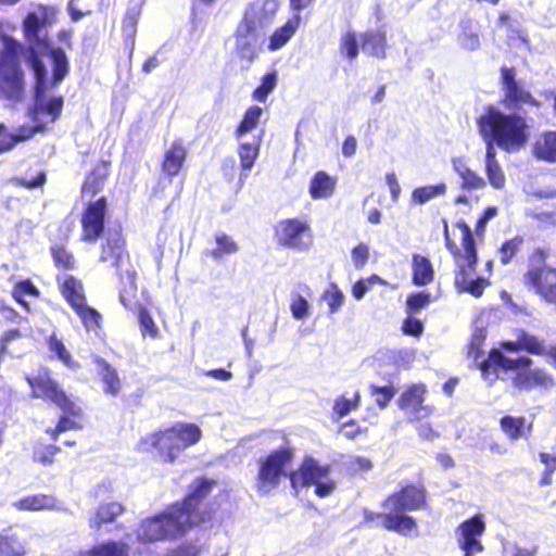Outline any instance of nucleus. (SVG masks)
I'll return each instance as SVG.
<instances>
[{"mask_svg":"<svg viewBox=\"0 0 556 556\" xmlns=\"http://www.w3.org/2000/svg\"><path fill=\"white\" fill-rule=\"evenodd\" d=\"M500 103L509 113L501 111L493 104L484 106L482 114L476 118L478 132L485 143V172L491 186L502 189L505 175L496 160V149L511 154L522 150L531 137L528 118L520 114L526 109L542 112L544 103L534 97L522 81L517 78L513 66L500 67Z\"/></svg>","mask_w":556,"mask_h":556,"instance_id":"nucleus-1","label":"nucleus"},{"mask_svg":"<svg viewBox=\"0 0 556 556\" xmlns=\"http://www.w3.org/2000/svg\"><path fill=\"white\" fill-rule=\"evenodd\" d=\"M0 48V100L10 105L22 103L26 98V75L22 65L25 55L27 65L34 73V102L27 110L33 123H55L62 114L64 99L54 96L45 100L49 88L47 68L39 51L33 47L25 48L12 36L1 37Z\"/></svg>","mask_w":556,"mask_h":556,"instance_id":"nucleus-2","label":"nucleus"},{"mask_svg":"<svg viewBox=\"0 0 556 556\" xmlns=\"http://www.w3.org/2000/svg\"><path fill=\"white\" fill-rule=\"evenodd\" d=\"M217 481L206 476L195 477L181 500L168 504L155 515L140 521L137 540L142 544L173 542L186 536L194 529L211 525L216 509L207 496Z\"/></svg>","mask_w":556,"mask_h":556,"instance_id":"nucleus-3","label":"nucleus"},{"mask_svg":"<svg viewBox=\"0 0 556 556\" xmlns=\"http://www.w3.org/2000/svg\"><path fill=\"white\" fill-rule=\"evenodd\" d=\"M442 225L445 248L455 266L454 287L459 293H468L475 298L482 296L485 288L490 286V280L484 277L471 278L479 261L471 228L464 219L453 224V231H450L446 218L442 219Z\"/></svg>","mask_w":556,"mask_h":556,"instance_id":"nucleus-4","label":"nucleus"},{"mask_svg":"<svg viewBox=\"0 0 556 556\" xmlns=\"http://www.w3.org/2000/svg\"><path fill=\"white\" fill-rule=\"evenodd\" d=\"M25 380L30 389V397L52 404L62 413L55 426L45 431L51 440L56 441L63 432L84 428L85 413L79 400L66 392L51 369L39 367L36 372L26 375Z\"/></svg>","mask_w":556,"mask_h":556,"instance_id":"nucleus-5","label":"nucleus"},{"mask_svg":"<svg viewBox=\"0 0 556 556\" xmlns=\"http://www.w3.org/2000/svg\"><path fill=\"white\" fill-rule=\"evenodd\" d=\"M277 8L275 0H255L245 8L233 33L235 52L240 60L251 63L257 58Z\"/></svg>","mask_w":556,"mask_h":556,"instance_id":"nucleus-6","label":"nucleus"},{"mask_svg":"<svg viewBox=\"0 0 556 556\" xmlns=\"http://www.w3.org/2000/svg\"><path fill=\"white\" fill-rule=\"evenodd\" d=\"M388 509V526L401 535H409L417 529V520L410 511L429 509V493L422 481L407 482L390 493L381 503Z\"/></svg>","mask_w":556,"mask_h":556,"instance_id":"nucleus-7","label":"nucleus"},{"mask_svg":"<svg viewBox=\"0 0 556 556\" xmlns=\"http://www.w3.org/2000/svg\"><path fill=\"white\" fill-rule=\"evenodd\" d=\"M99 261L110 263L124 287L119 291V301L127 309H132L137 292V271L131 266L126 238L122 228L109 233L100 244Z\"/></svg>","mask_w":556,"mask_h":556,"instance_id":"nucleus-8","label":"nucleus"},{"mask_svg":"<svg viewBox=\"0 0 556 556\" xmlns=\"http://www.w3.org/2000/svg\"><path fill=\"white\" fill-rule=\"evenodd\" d=\"M202 438L200 427L191 422H177L163 430L151 432L140 440L144 451L156 450L163 462L174 463L187 447Z\"/></svg>","mask_w":556,"mask_h":556,"instance_id":"nucleus-9","label":"nucleus"},{"mask_svg":"<svg viewBox=\"0 0 556 556\" xmlns=\"http://www.w3.org/2000/svg\"><path fill=\"white\" fill-rule=\"evenodd\" d=\"M549 256V249L534 248L529 255V264L521 281L529 292L556 309V266L546 264Z\"/></svg>","mask_w":556,"mask_h":556,"instance_id":"nucleus-10","label":"nucleus"},{"mask_svg":"<svg viewBox=\"0 0 556 556\" xmlns=\"http://www.w3.org/2000/svg\"><path fill=\"white\" fill-rule=\"evenodd\" d=\"M294 448L290 445L280 446L257 459L255 488L261 494H269L278 488L283 477H288L287 468L294 458Z\"/></svg>","mask_w":556,"mask_h":556,"instance_id":"nucleus-11","label":"nucleus"},{"mask_svg":"<svg viewBox=\"0 0 556 556\" xmlns=\"http://www.w3.org/2000/svg\"><path fill=\"white\" fill-rule=\"evenodd\" d=\"M80 213V241L94 244L103 237L109 218V200L105 195L87 199Z\"/></svg>","mask_w":556,"mask_h":556,"instance_id":"nucleus-12","label":"nucleus"},{"mask_svg":"<svg viewBox=\"0 0 556 556\" xmlns=\"http://www.w3.org/2000/svg\"><path fill=\"white\" fill-rule=\"evenodd\" d=\"M309 224L300 218H285L274 226V240L283 249L304 250L312 242Z\"/></svg>","mask_w":556,"mask_h":556,"instance_id":"nucleus-13","label":"nucleus"},{"mask_svg":"<svg viewBox=\"0 0 556 556\" xmlns=\"http://www.w3.org/2000/svg\"><path fill=\"white\" fill-rule=\"evenodd\" d=\"M58 10L52 5L38 4L34 11H29L23 18L22 31L28 45L25 48L46 47L47 39L40 38V31L51 26L56 21Z\"/></svg>","mask_w":556,"mask_h":556,"instance_id":"nucleus-14","label":"nucleus"},{"mask_svg":"<svg viewBox=\"0 0 556 556\" xmlns=\"http://www.w3.org/2000/svg\"><path fill=\"white\" fill-rule=\"evenodd\" d=\"M485 528V522L480 514L465 519L456 527V542L463 556H476L484 551L481 538Z\"/></svg>","mask_w":556,"mask_h":556,"instance_id":"nucleus-15","label":"nucleus"},{"mask_svg":"<svg viewBox=\"0 0 556 556\" xmlns=\"http://www.w3.org/2000/svg\"><path fill=\"white\" fill-rule=\"evenodd\" d=\"M533 364V359L529 356H519L516 358L506 357L502 351L497 349H491L488 357L481 361L478 365L481 375L484 379L496 380L497 368L504 370H518L522 368H529Z\"/></svg>","mask_w":556,"mask_h":556,"instance_id":"nucleus-16","label":"nucleus"},{"mask_svg":"<svg viewBox=\"0 0 556 556\" xmlns=\"http://www.w3.org/2000/svg\"><path fill=\"white\" fill-rule=\"evenodd\" d=\"M112 174V160L110 157L98 160L86 172L80 185L81 199H94L103 192Z\"/></svg>","mask_w":556,"mask_h":556,"instance_id":"nucleus-17","label":"nucleus"},{"mask_svg":"<svg viewBox=\"0 0 556 556\" xmlns=\"http://www.w3.org/2000/svg\"><path fill=\"white\" fill-rule=\"evenodd\" d=\"M330 470V465H320L314 457L305 456L296 470L289 471L288 478L293 489L308 488L329 477Z\"/></svg>","mask_w":556,"mask_h":556,"instance_id":"nucleus-18","label":"nucleus"},{"mask_svg":"<svg viewBox=\"0 0 556 556\" xmlns=\"http://www.w3.org/2000/svg\"><path fill=\"white\" fill-rule=\"evenodd\" d=\"M427 388L422 383L408 386L397 400L399 407L410 414L414 420L429 417L433 413V406L424 405Z\"/></svg>","mask_w":556,"mask_h":556,"instance_id":"nucleus-19","label":"nucleus"},{"mask_svg":"<svg viewBox=\"0 0 556 556\" xmlns=\"http://www.w3.org/2000/svg\"><path fill=\"white\" fill-rule=\"evenodd\" d=\"M515 389L519 391H531L533 389L548 390L555 387L556 381L553 375L544 368H522L511 379Z\"/></svg>","mask_w":556,"mask_h":556,"instance_id":"nucleus-20","label":"nucleus"},{"mask_svg":"<svg viewBox=\"0 0 556 556\" xmlns=\"http://www.w3.org/2000/svg\"><path fill=\"white\" fill-rule=\"evenodd\" d=\"M46 131V123L21 125L9 132L5 125L0 123V154L11 151L18 143L30 140L36 134Z\"/></svg>","mask_w":556,"mask_h":556,"instance_id":"nucleus-21","label":"nucleus"},{"mask_svg":"<svg viewBox=\"0 0 556 556\" xmlns=\"http://www.w3.org/2000/svg\"><path fill=\"white\" fill-rule=\"evenodd\" d=\"M92 363L97 367V375L102 383L103 393L111 397L119 396L124 383L117 369L99 355L92 356Z\"/></svg>","mask_w":556,"mask_h":556,"instance_id":"nucleus-22","label":"nucleus"},{"mask_svg":"<svg viewBox=\"0 0 556 556\" xmlns=\"http://www.w3.org/2000/svg\"><path fill=\"white\" fill-rule=\"evenodd\" d=\"M187 155L188 150L184 141L181 139L174 140L164 151L161 162L162 173L168 178L177 176L185 166Z\"/></svg>","mask_w":556,"mask_h":556,"instance_id":"nucleus-23","label":"nucleus"},{"mask_svg":"<svg viewBox=\"0 0 556 556\" xmlns=\"http://www.w3.org/2000/svg\"><path fill=\"white\" fill-rule=\"evenodd\" d=\"M501 348L506 352L517 353L525 351L531 355L539 356V354L544 353V340L520 329L517 331V340L502 341Z\"/></svg>","mask_w":556,"mask_h":556,"instance_id":"nucleus-24","label":"nucleus"},{"mask_svg":"<svg viewBox=\"0 0 556 556\" xmlns=\"http://www.w3.org/2000/svg\"><path fill=\"white\" fill-rule=\"evenodd\" d=\"M126 511V507L121 502L101 503L89 519V527L92 530H100L103 525L113 523Z\"/></svg>","mask_w":556,"mask_h":556,"instance_id":"nucleus-25","label":"nucleus"},{"mask_svg":"<svg viewBox=\"0 0 556 556\" xmlns=\"http://www.w3.org/2000/svg\"><path fill=\"white\" fill-rule=\"evenodd\" d=\"M361 48L369 56L384 59L387 53V35L381 29H369L359 35Z\"/></svg>","mask_w":556,"mask_h":556,"instance_id":"nucleus-26","label":"nucleus"},{"mask_svg":"<svg viewBox=\"0 0 556 556\" xmlns=\"http://www.w3.org/2000/svg\"><path fill=\"white\" fill-rule=\"evenodd\" d=\"M532 155L546 163H556V129L545 130L532 144Z\"/></svg>","mask_w":556,"mask_h":556,"instance_id":"nucleus-27","label":"nucleus"},{"mask_svg":"<svg viewBox=\"0 0 556 556\" xmlns=\"http://www.w3.org/2000/svg\"><path fill=\"white\" fill-rule=\"evenodd\" d=\"M435 271L429 257L415 253L412 255V283L425 287L434 281Z\"/></svg>","mask_w":556,"mask_h":556,"instance_id":"nucleus-28","label":"nucleus"},{"mask_svg":"<svg viewBox=\"0 0 556 556\" xmlns=\"http://www.w3.org/2000/svg\"><path fill=\"white\" fill-rule=\"evenodd\" d=\"M337 188V178L324 170L316 172L309 181L308 192L312 199H328Z\"/></svg>","mask_w":556,"mask_h":556,"instance_id":"nucleus-29","label":"nucleus"},{"mask_svg":"<svg viewBox=\"0 0 556 556\" xmlns=\"http://www.w3.org/2000/svg\"><path fill=\"white\" fill-rule=\"evenodd\" d=\"M500 427L510 441L530 437L533 428L532 422H527L526 417L510 415H505L500 419Z\"/></svg>","mask_w":556,"mask_h":556,"instance_id":"nucleus-30","label":"nucleus"},{"mask_svg":"<svg viewBox=\"0 0 556 556\" xmlns=\"http://www.w3.org/2000/svg\"><path fill=\"white\" fill-rule=\"evenodd\" d=\"M130 546L123 541L108 540L79 551L77 556H129Z\"/></svg>","mask_w":556,"mask_h":556,"instance_id":"nucleus-31","label":"nucleus"},{"mask_svg":"<svg viewBox=\"0 0 556 556\" xmlns=\"http://www.w3.org/2000/svg\"><path fill=\"white\" fill-rule=\"evenodd\" d=\"M301 17L293 14L282 26L278 27L268 38V50L276 51L282 48L296 33Z\"/></svg>","mask_w":556,"mask_h":556,"instance_id":"nucleus-32","label":"nucleus"},{"mask_svg":"<svg viewBox=\"0 0 556 556\" xmlns=\"http://www.w3.org/2000/svg\"><path fill=\"white\" fill-rule=\"evenodd\" d=\"M48 55L52 64L50 87L54 88L70 74V62L65 51L60 47L50 49Z\"/></svg>","mask_w":556,"mask_h":556,"instance_id":"nucleus-33","label":"nucleus"},{"mask_svg":"<svg viewBox=\"0 0 556 556\" xmlns=\"http://www.w3.org/2000/svg\"><path fill=\"white\" fill-rule=\"evenodd\" d=\"M60 292L72 308L87 301L83 282L74 276L64 278Z\"/></svg>","mask_w":556,"mask_h":556,"instance_id":"nucleus-34","label":"nucleus"},{"mask_svg":"<svg viewBox=\"0 0 556 556\" xmlns=\"http://www.w3.org/2000/svg\"><path fill=\"white\" fill-rule=\"evenodd\" d=\"M11 296L26 312H30V304L25 300V298H39L40 290L35 286V283L29 278H26L18 280L17 282L14 283L11 290Z\"/></svg>","mask_w":556,"mask_h":556,"instance_id":"nucleus-35","label":"nucleus"},{"mask_svg":"<svg viewBox=\"0 0 556 556\" xmlns=\"http://www.w3.org/2000/svg\"><path fill=\"white\" fill-rule=\"evenodd\" d=\"M523 243L525 239L519 235L505 239L497 249L501 265L507 266L511 264L521 252Z\"/></svg>","mask_w":556,"mask_h":556,"instance_id":"nucleus-36","label":"nucleus"},{"mask_svg":"<svg viewBox=\"0 0 556 556\" xmlns=\"http://www.w3.org/2000/svg\"><path fill=\"white\" fill-rule=\"evenodd\" d=\"M27 548L9 529L0 532V556H26Z\"/></svg>","mask_w":556,"mask_h":556,"instance_id":"nucleus-37","label":"nucleus"},{"mask_svg":"<svg viewBox=\"0 0 556 556\" xmlns=\"http://www.w3.org/2000/svg\"><path fill=\"white\" fill-rule=\"evenodd\" d=\"M79 317L87 331H96L102 327V315L96 308L88 305L87 301L72 308Z\"/></svg>","mask_w":556,"mask_h":556,"instance_id":"nucleus-38","label":"nucleus"},{"mask_svg":"<svg viewBox=\"0 0 556 556\" xmlns=\"http://www.w3.org/2000/svg\"><path fill=\"white\" fill-rule=\"evenodd\" d=\"M55 506V498L48 494H30L18 500L16 507L22 510L52 509Z\"/></svg>","mask_w":556,"mask_h":556,"instance_id":"nucleus-39","label":"nucleus"},{"mask_svg":"<svg viewBox=\"0 0 556 556\" xmlns=\"http://www.w3.org/2000/svg\"><path fill=\"white\" fill-rule=\"evenodd\" d=\"M216 248L206 250L204 254L214 260H219L224 255L235 254L238 252L239 247L236 241L227 233L219 231L215 233Z\"/></svg>","mask_w":556,"mask_h":556,"instance_id":"nucleus-40","label":"nucleus"},{"mask_svg":"<svg viewBox=\"0 0 556 556\" xmlns=\"http://www.w3.org/2000/svg\"><path fill=\"white\" fill-rule=\"evenodd\" d=\"M361 41L356 31L348 30L340 37L339 52L348 61H354L359 53Z\"/></svg>","mask_w":556,"mask_h":556,"instance_id":"nucleus-41","label":"nucleus"},{"mask_svg":"<svg viewBox=\"0 0 556 556\" xmlns=\"http://www.w3.org/2000/svg\"><path fill=\"white\" fill-rule=\"evenodd\" d=\"M50 254L58 269L73 270L76 268L75 256L64 244L56 243L51 245Z\"/></svg>","mask_w":556,"mask_h":556,"instance_id":"nucleus-42","label":"nucleus"},{"mask_svg":"<svg viewBox=\"0 0 556 556\" xmlns=\"http://www.w3.org/2000/svg\"><path fill=\"white\" fill-rule=\"evenodd\" d=\"M48 348L55 356L68 368L77 369L80 367L79 363L76 362L71 353L65 348L63 341L58 338L55 333H52L47 339Z\"/></svg>","mask_w":556,"mask_h":556,"instance_id":"nucleus-43","label":"nucleus"},{"mask_svg":"<svg viewBox=\"0 0 556 556\" xmlns=\"http://www.w3.org/2000/svg\"><path fill=\"white\" fill-rule=\"evenodd\" d=\"M433 298L428 291H416L407 295L405 301V312L407 315H416L425 309L432 302Z\"/></svg>","mask_w":556,"mask_h":556,"instance_id":"nucleus-44","label":"nucleus"},{"mask_svg":"<svg viewBox=\"0 0 556 556\" xmlns=\"http://www.w3.org/2000/svg\"><path fill=\"white\" fill-rule=\"evenodd\" d=\"M455 170L458 176L462 178L460 188L464 190H477L485 187V180L478 175L476 172L471 170L468 166L462 164L459 166H455Z\"/></svg>","mask_w":556,"mask_h":556,"instance_id":"nucleus-45","label":"nucleus"},{"mask_svg":"<svg viewBox=\"0 0 556 556\" xmlns=\"http://www.w3.org/2000/svg\"><path fill=\"white\" fill-rule=\"evenodd\" d=\"M262 114L263 110L257 105H251L250 108H248L242 116V119L240 121L236 128L237 137H241L242 135L250 132L254 128H256Z\"/></svg>","mask_w":556,"mask_h":556,"instance_id":"nucleus-46","label":"nucleus"},{"mask_svg":"<svg viewBox=\"0 0 556 556\" xmlns=\"http://www.w3.org/2000/svg\"><path fill=\"white\" fill-rule=\"evenodd\" d=\"M61 452V447L54 444H41L34 448L33 460L43 467L54 464L55 456Z\"/></svg>","mask_w":556,"mask_h":556,"instance_id":"nucleus-47","label":"nucleus"},{"mask_svg":"<svg viewBox=\"0 0 556 556\" xmlns=\"http://www.w3.org/2000/svg\"><path fill=\"white\" fill-rule=\"evenodd\" d=\"M134 301L135 304L132 308L137 306L136 299ZM138 318L143 337L149 336L152 339H157L160 337V330L155 325L151 314L149 313L148 308L141 304H138Z\"/></svg>","mask_w":556,"mask_h":556,"instance_id":"nucleus-48","label":"nucleus"},{"mask_svg":"<svg viewBox=\"0 0 556 556\" xmlns=\"http://www.w3.org/2000/svg\"><path fill=\"white\" fill-rule=\"evenodd\" d=\"M446 192V185L440 182L437 185H429L416 188L412 193V199L418 204H424L429 200L443 195Z\"/></svg>","mask_w":556,"mask_h":556,"instance_id":"nucleus-49","label":"nucleus"},{"mask_svg":"<svg viewBox=\"0 0 556 556\" xmlns=\"http://www.w3.org/2000/svg\"><path fill=\"white\" fill-rule=\"evenodd\" d=\"M260 152V144L257 143H251V142H244L239 144L238 147V155L240 159V166L243 170H250Z\"/></svg>","mask_w":556,"mask_h":556,"instance_id":"nucleus-50","label":"nucleus"},{"mask_svg":"<svg viewBox=\"0 0 556 556\" xmlns=\"http://www.w3.org/2000/svg\"><path fill=\"white\" fill-rule=\"evenodd\" d=\"M277 86V73L275 71L265 74L261 84L253 90L252 98L260 102H265L269 93L274 91Z\"/></svg>","mask_w":556,"mask_h":556,"instance_id":"nucleus-51","label":"nucleus"},{"mask_svg":"<svg viewBox=\"0 0 556 556\" xmlns=\"http://www.w3.org/2000/svg\"><path fill=\"white\" fill-rule=\"evenodd\" d=\"M539 459L544 465L539 485L547 486L553 483V473L556 471V454L540 452Z\"/></svg>","mask_w":556,"mask_h":556,"instance_id":"nucleus-52","label":"nucleus"},{"mask_svg":"<svg viewBox=\"0 0 556 556\" xmlns=\"http://www.w3.org/2000/svg\"><path fill=\"white\" fill-rule=\"evenodd\" d=\"M321 298L327 302L330 314L337 313L344 303V294L334 282L328 286Z\"/></svg>","mask_w":556,"mask_h":556,"instance_id":"nucleus-53","label":"nucleus"},{"mask_svg":"<svg viewBox=\"0 0 556 556\" xmlns=\"http://www.w3.org/2000/svg\"><path fill=\"white\" fill-rule=\"evenodd\" d=\"M361 395L358 392H355L354 395L349 399L344 395H341L334 400L333 403V413L342 418L348 415L350 412L355 410L359 406Z\"/></svg>","mask_w":556,"mask_h":556,"instance_id":"nucleus-54","label":"nucleus"},{"mask_svg":"<svg viewBox=\"0 0 556 556\" xmlns=\"http://www.w3.org/2000/svg\"><path fill=\"white\" fill-rule=\"evenodd\" d=\"M370 394L376 397V403L380 408H384L391 402L395 395V389L393 386H370Z\"/></svg>","mask_w":556,"mask_h":556,"instance_id":"nucleus-55","label":"nucleus"},{"mask_svg":"<svg viewBox=\"0 0 556 556\" xmlns=\"http://www.w3.org/2000/svg\"><path fill=\"white\" fill-rule=\"evenodd\" d=\"M290 311L294 319L302 320L308 316L309 304L303 295L296 294L291 301Z\"/></svg>","mask_w":556,"mask_h":556,"instance_id":"nucleus-56","label":"nucleus"},{"mask_svg":"<svg viewBox=\"0 0 556 556\" xmlns=\"http://www.w3.org/2000/svg\"><path fill=\"white\" fill-rule=\"evenodd\" d=\"M497 213L498 210L496 206H488L482 212L475 225V235L477 238L482 239L484 237L488 222L494 218Z\"/></svg>","mask_w":556,"mask_h":556,"instance_id":"nucleus-57","label":"nucleus"},{"mask_svg":"<svg viewBox=\"0 0 556 556\" xmlns=\"http://www.w3.org/2000/svg\"><path fill=\"white\" fill-rule=\"evenodd\" d=\"M46 182H47V174L43 170L38 172L37 175L33 178H27V177H15L14 178V184L17 187H22V188H25L28 190L41 188L46 185Z\"/></svg>","mask_w":556,"mask_h":556,"instance_id":"nucleus-58","label":"nucleus"},{"mask_svg":"<svg viewBox=\"0 0 556 556\" xmlns=\"http://www.w3.org/2000/svg\"><path fill=\"white\" fill-rule=\"evenodd\" d=\"M201 547L191 542H182L165 553L164 556H200Z\"/></svg>","mask_w":556,"mask_h":556,"instance_id":"nucleus-59","label":"nucleus"},{"mask_svg":"<svg viewBox=\"0 0 556 556\" xmlns=\"http://www.w3.org/2000/svg\"><path fill=\"white\" fill-rule=\"evenodd\" d=\"M402 331L404 334L418 338L424 332V325L421 320L415 318L414 315H407V317L403 320Z\"/></svg>","mask_w":556,"mask_h":556,"instance_id":"nucleus-60","label":"nucleus"},{"mask_svg":"<svg viewBox=\"0 0 556 556\" xmlns=\"http://www.w3.org/2000/svg\"><path fill=\"white\" fill-rule=\"evenodd\" d=\"M382 282L379 276L372 275L368 279H359L352 287V294L356 300H361L372 287L374 282Z\"/></svg>","mask_w":556,"mask_h":556,"instance_id":"nucleus-61","label":"nucleus"},{"mask_svg":"<svg viewBox=\"0 0 556 556\" xmlns=\"http://www.w3.org/2000/svg\"><path fill=\"white\" fill-rule=\"evenodd\" d=\"M352 261L356 268H363L369 260V248L366 243H358L351 251Z\"/></svg>","mask_w":556,"mask_h":556,"instance_id":"nucleus-62","label":"nucleus"},{"mask_svg":"<svg viewBox=\"0 0 556 556\" xmlns=\"http://www.w3.org/2000/svg\"><path fill=\"white\" fill-rule=\"evenodd\" d=\"M340 432L348 440H354L359 434L366 433L367 428H363L355 419H350L341 425Z\"/></svg>","mask_w":556,"mask_h":556,"instance_id":"nucleus-63","label":"nucleus"},{"mask_svg":"<svg viewBox=\"0 0 556 556\" xmlns=\"http://www.w3.org/2000/svg\"><path fill=\"white\" fill-rule=\"evenodd\" d=\"M0 315L7 323L18 324L20 321H27L26 317L21 316L13 306L3 300H0Z\"/></svg>","mask_w":556,"mask_h":556,"instance_id":"nucleus-64","label":"nucleus"}]
</instances>
